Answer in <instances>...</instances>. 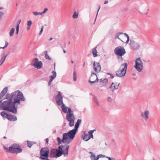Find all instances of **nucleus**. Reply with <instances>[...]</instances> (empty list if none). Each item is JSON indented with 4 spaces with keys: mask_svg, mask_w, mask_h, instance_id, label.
I'll return each instance as SVG.
<instances>
[{
    "mask_svg": "<svg viewBox=\"0 0 160 160\" xmlns=\"http://www.w3.org/2000/svg\"><path fill=\"white\" fill-rule=\"evenodd\" d=\"M52 39V38H51L49 39V41H51Z\"/></svg>",
    "mask_w": 160,
    "mask_h": 160,
    "instance_id": "obj_58",
    "label": "nucleus"
},
{
    "mask_svg": "<svg viewBox=\"0 0 160 160\" xmlns=\"http://www.w3.org/2000/svg\"><path fill=\"white\" fill-rule=\"evenodd\" d=\"M32 23V22L31 20L28 21V22H27V26H31Z\"/></svg>",
    "mask_w": 160,
    "mask_h": 160,
    "instance_id": "obj_40",
    "label": "nucleus"
},
{
    "mask_svg": "<svg viewBox=\"0 0 160 160\" xmlns=\"http://www.w3.org/2000/svg\"><path fill=\"white\" fill-rule=\"evenodd\" d=\"M1 115L2 116L4 119L7 118L8 115V114L5 113L4 111L2 112L1 113Z\"/></svg>",
    "mask_w": 160,
    "mask_h": 160,
    "instance_id": "obj_26",
    "label": "nucleus"
},
{
    "mask_svg": "<svg viewBox=\"0 0 160 160\" xmlns=\"http://www.w3.org/2000/svg\"><path fill=\"white\" fill-rule=\"evenodd\" d=\"M33 144L34 143L33 142L28 141H27V145L29 148H31Z\"/></svg>",
    "mask_w": 160,
    "mask_h": 160,
    "instance_id": "obj_34",
    "label": "nucleus"
},
{
    "mask_svg": "<svg viewBox=\"0 0 160 160\" xmlns=\"http://www.w3.org/2000/svg\"><path fill=\"white\" fill-rule=\"evenodd\" d=\"M5 98L7 100L2 103L1 110L7 111L15 114L17 113V108L15 106V105H19L20 101L25 100L22 93L19 90L12 92L11 94H7Z\"/></svg>",
    "mask_w": 160,
    "mask_h": 160,
    "instance_id": "obj_1",
    "label": "nucleus"
},
{
    "mask_svg": "<svg viewBox=\"0 0 160 160\" xmlns=\"http://www.w3.org/2000/svg\"><path fill=\"white\" fill-rule=\"evenodd\" d=\"M81 122V119H78L75 125L74 128L69 131L68 132L64 133L63 134L62 139V140L59 137H58L57 138V140L59 145L61 144L62 142L68 144H69L72 142L75 137Z\"/></svg>",
    "mask_w": 160,
    "mask_h": 160,
    "instance_id": "obj_3",
    "label": "nucleus"
},
{
    "mask_svg": "<svg viewBox=\"0 0 160 160\" xmlns=\"http://www.w3.org/2000/svg\"><path fill=\"white\" fill-rule=\"evenodd\" d=\"M3 148L6 152L8 153L9 152V148L8 149V148H6L5 146H3Z\"/></svg>",
    "mask_w": 160,
    "mask_h": 160,
    "instance_id": "obj_39",
    "label": "nucleus"
},
{
    "mask_svg": "<svg viewBox=\"0 0 160 160\" xmlns=\"http://www.w3.org/2000/svg\"><path fill=\"white\" fill-rule=\"evenodd\" d=\"M127 67V63H124L122 64L116 72V75L120 77L124 76L126 73Z\"/></svg>",
    "mask_w": 160,
    "mask_h": 160,
    "instance_id": "obj_6",
    "label": "nucleus"
},
{
    "mask_svg": "<svg viewBox=\"0 0 160 160\" xmlns=\"http://www.w3.org/2000/svg\"><path fill=\"white\" fill-rule=\"evenodd\" d=\"M97 47H94L92 50V53L93 54V56L94 57H96L98 56V55L97 54Z\"/></svg>",
    "mask_w": 160,
    "mask_h": 160,
    "instance_id": "obj_22",
    "label": "nucleus"
},
{
    "mask_svg": "<svg viewBox=\"0 0 160 160\" xmlns=\"http://www.w3.org/2000/svg\"><path fill=\"white\" fill-rule=\"evenodd\" d=\"M3 8L2 7H0V10L2 9Z\"/></svg>",
    "mask_w": 160,
    "mask_h": 160,
    "instance_id": "obj_61",
    "label": "nucleus"
},
{
    "mask_svg": "<svg viewBox=\"0 0 160 160\" xmlns=\"http://www.w3.org/2000/svg\"><path fill=\"white\" fill-rule=\"evenodd\" d=\"M19 145L14 144L9 147V152L12 153L18 154L22 152L21 148L18 147Z\"/></svg>",
    "mask_w": 160,
    "mask_h": 160,
    "instance_id": "obj_8",
    "label": "nucleus"
},
{
    "mask_svg": "<svg viewBox=\"0 0 160 160\" xmlns=\"http://www.w3.org/2000/svg\"><path fill=\"white\" fill-rule=\"evenodd\" d=\"M44 53L45 54V58L46 59L49 60H51L52 59V58L48 54V52L47 51H44Z\"/></svg>",
    "mask_w": 160,
    "mask_h": 160,
    "instance_id": "obj_27",
    "label": "nucleus"
},
{
    "mask_svg": "<svg viewBox=\"0 0 160 160\" xmlns=\"http://www.w3.org/2000/svg\"><path fill=\"white\" fill-rule=\"evenodd\" d=\"M56 101L59 105H61V108L63 112L65 113H67L66 116L67 120L69 122V124L70 127H72L74 125V121L75 119L73 112L70 108H68L63 104V97L60 91H58V94L55 97Z\"/></svg>",
    "mask_w": 160,
    "mask_h": 160,
    "instance_id": "obj_2",
    "label": "nucleus"
},
{
    "mask_svg": "<svg viewBox=\"0 0 160 160\" xmlns=\"http://www.w3.org/2000/svg\"><path fill=\"white\" fill-rule=\"evenodd\" d=\"M71 62L72 64H73L74 63V62L73 60H71Z\"/></svg>",
    "mask_w": 160,
    "mask_h": 160,
    "instance_id": "obj_56",
    "label": "nucleus"
},
{
    "mask_svg": "<svg viewBox=\"0 0 160 160\" xmlns=\"http://www.w3.org/2000/svg\"><path fill=\"white\" fill-rule=\"evenodd\" d=\"M113 100L114 99L113 98V97H111L109 96L107 98V101L109 103L112 102Z\"/></svg>",
    "mask_w": 160,
    "mask_h": 160,
    "instance_id": "obj_32",
    "label": "nucleus"
},
{
    "mask_svg": "<svg viewBox=\"0 0 160 160\" xmlns=\"http://www.w3.org/2000/svg\"><path fill=\"white\" fill-rule=\"evenodd\" d=\"M150 112L148 110H145L141 113V116L145 121H147L149 118Z\"/></svg>",
    "mask_w": 160,
    "mask_h": 160,
    "instance_id": "obj_13",
    "label": "nucleus"
},
{
    "mask_svg": "<svg viewBox=\"0 0 160 160\" xmlns=\"http://www.w3.org/2000/svg\"><path fill=\"white\" fill-rule=\"evenodd\" d=\"M31 64L34 66L35 68L38 69L41 68L42 66V62L38 60V59L37 58L34 59Z\"/></svg>",
    "mask_w": 160,
    "mask_h": 160,
    "instance_id": "obj_10",
    "label": "nucleus"
},
{
    "mask_svg": "<svg viewBox=\"0 0 160 160\" xmlns=\"http://www.w3.org/2000/svg\"><path fill=\"white\" fill-rule=\"evenodd\" d=\"M129 44L131 48L132 49L137 50L139 48L140 45L139 44L133 40H130Z\"/></svg>",
    "mask_w": 160,
    "mask_h": 160,
    "instance_id": "obj_12",
    "label": "nucleus"
},
{
    "mask_svg": "<svg viewBox=\"0 0 160 160\" xmlns=\"http://www.w3.org/2000/svg\"><path fill=\"white\" fill-rule=\"evenodd\" d=\"M8 43L7 41H6L5 45L4 47H2V48L4 49V48H6L8 46Z\"/></svg>",
    "mask_w": 160,
    "mask_h": 160,
    "instance_id": "obj_41",
    "label": "nucleus"
},
{
    "mask_svg": "<svg viewBox=\"0 0 160 160\" xmlns=\"http://www.w3.org/2000/svg\"><path fill=\"white\" fill-rule=\"evenodd\" d=\"M48 138H47L46 139V142H47V143H48Z\"/></svg>",
    "mask_w": 160,
    "mask_h": 160,
    "instance_id": "obj_51",
    "label": "nucleus"
},
{
    "mask_svg": "<svg viewBox=\"0 0 160 160\" xmlns=\"http://www.w3.org/2000/svg\"><path fill=\"white\" fill-rule=\"evenodd\" d=\"M90 153L91 154V158L92 160H96V158L95 154L92 152H90Z\"/></svg>",
    "mask_w": 160,
    "mask_h": 160,
    "instance_id": "obj_29",
    "label": "nucleus"
},
{
    "mask_svg": "<svg viewBox=\"0 0 160 160\" xmlns=\"http://www.w3.org/2000/svg\"><path fill=\"white\" fill-rule=\"evenodd\" d=\"M93 100L97 105L98 106H100V105L99 104V103L98 101V99L96 97H94L93 98Z\"/></svg>",
    "mask_w": 160,
    "mask_h": 160,
    "instance_id": "obj_35",
    "label": "nucleus"
},
{
    "mask_svg": "<svg viewBox=\"0 0 160 160\" xmlns=\"http://www.w3.org/2000/svg\"><path fill=\"white\" fill-rule=\"evenodd\" d=\"M32 13L35 16H38L39 15V13L38 12H32Z\"/></svg>",
    "mask_w": 160,
    "mask_h": 160,
    "instance_id": "obj_43",
    "label": "nucleus"
},
{
    "mask_svg": "<svg viewBox=\"0 0 160 160\" xmlns=\"http://www.w3.org/2000/svg\"><path fill=\"white\" fill-rule=\"evenodd\" d=\"M100 84L102 86L106 85L108 82V80L107 78H101L100 79Z\"/></svg>",
    "mask_w": 160,
    "mask_h": 160,
    "instance_id": "obj_17",
    "label": "nucleus"
},
{
    "mask_svg": "<svg viewBox=\"0 0 160 160\" xmlns=\"http://www.w3.org/2000/svg\"><path fill=\"white\" fill-rule=\"evenodd\" d=\"M55 66H56L55 63L54 62V70H55Z\"/></svg>",
    "mask_w": 160,
    "mask_h": 160,
    "instance_id": "obj_55",
    "label": "nucleus"
},
{
    "mask_svg": "<svg viewBox=\"0 0 160 160\" xmlns=\"http://www.w3.org/2000/svg\"><path fill=\"white\" fill-rule=\"evenodd\" d=\"M78 13L75 11L72 15V18L74 19H76L78 18Z\"/></svg>",
    "mask_w": 160,
    "mask_h": 160,
    "instance_id": "obj_31",
    "label": "nucleus"
},
{
    "mask_svg": "<svg viewBox=\"0 0 160 160\" xmlns=\"http://www.w3.org/2000/svg\"><path fill=\"white\" fill-rule=\"evenodd\" d=\"M73 81H76L77 79V74L75 71H74L73 73Z\"/></svg>",
    "mask_w": 160,
    "mask_h": 160,
    "instance_id": "obj_33",
    "label": "nucleus"
},
{
    "mask_svg": "<svg viewBox=\"0 0 160 160\" xmlns=\"http://www.w3.org/2000/svg\"><path fill=\"white\" fill-rule=\"evenodd\" d=\"M124 35L127 38V40L125 42L126 44H127L128 43L129 40V37L127 34L126 33H124Z\"/></svg>",
    "mask_w": 160,
    "mask_h": 160,
    "instance_id": "obj_37",
    "label": "nucleus"
},
{
    "mask_svg": "<svg viewBox=\"0 0 160 160\" xmlns=\"http://www.w3.org/2000/svg\"><path fill=\"white\" fill-rule=\"evenodd\" d=\"M52 73L53 74L50 77V79L53 80L56 76V72L55 70H53L52 71Z\"/></svg>",
    "mask_w": 160,
    "mask_h": 160,
    "instance_id": "obj_21",
    "label": "nucleus"
},
{
    "mask_svg": "<svg viewBox=\"0 0 160 160\" xmlns=\"http://www.w3.org/2000/svg\"><path fill=\"white\" fill-rule=\"evenodd\" d=\"M120 83H118L116 82H112L111 85L109 87V88L113 91V90L117 89L118 88Z\"/></svg>",
    "mask_w": 160,
    "mask_h": 160,
    "instance_id": "obj_15",
    "label": "nucleus"
},
{
    "mask_svg": "<svg viewBox=\"0 0 160 160\" xmlns=\"http://www.w3.org/2000/svg\"><path fill=\"white\" fill-rule=\"evenodd\" d=\"M69 148V145L59 146L58 147V149H57L56 157H59L62 154L64 155L65 157L67 156Z\"/></svg>",
    "mask_w": 160,
    "mask_h": 160,
    "instance_id": "obj_4",
    "label": "nucleus"
},
{
    "mask_svg": "<svg viewBox=\"0 0 160 160\" xmlns=\"http://www.w3.org/2000/svg\"><path fill=\"white\" fill-rule=\"evenodd\" d=\"M124 33H122V32H118L115 35V39H117V38L118 39H119L122 42H124L122 40L120 39V38H119V36L121 34H124Z\"/></svg>",
    "mask_w": 160,
    "mask_h": 160,
    "instance_id": "obj_24",
    "label": "nucleus"
},
{
    "mask_svg": "<svg viewBox=\"0 0 160 160\" xmlns=\"http://www.w3.org/2000/svg\"><path fill=\"white\" fill-rule=\"evenodd\" d=\"M57 149H53L50 152V156L51 158H55Z\"/></svg>",
    "mask_w": 160,
    "mask_h": 160,
    "instance_id": "obj_18",
    "label": "nucleus"
},
{
    "mask_svg": "<svg viewBox=\"0 0 160 160\" xmlns=\"http://www.w3.org/2000/svg\"><path fill=\"white\" fill-rule=\"evenodd\" d=\"M105 157V156L102 154L98 155L96 157V160H98V159L100 158H104Z\"/></svg>",
    "mask_w": 160,
    "mask_h": 160,
    "instance_id": "obj_38",
    "label": "nucleus"
},
{
    "mask_svg": "<svg viewBox=\"0 0 160 160\" xmlns=\"http://www.w3.org/2000/svg\"><path fill=\"white\" fill-rule=\"evenodd\" d=\"M85 65V62H84V63H83V67H84Z\"/></svg>",
    "mask_w": 160,
    "mask_h": 160,
    "instance_id": "obj_60",
    "label": "nucleus"
},
{
    "mask_svg": "<svg viewBox=\"0 0 160 160\" xmlns=\"http://www.w3.org/2000/svg\"><path fill=\"white\" fill-rule=\"evenodd\" d=\"M82 138L84 141H87L90 139V137H89L88 134L84 132L83 135L82 136Z\"/></svg>",
    "mask_w": 160,
    "mask_h": 160,
    "instance_id": "obj_19",
    "label": "nucleus"
},
{
    "mask_svg": "<svg viewBox=\"0 0 160 160\" xmlns=\"http://www.w3.org/2000/svg\"><path fill=\"white\" fill-rule=\"evenodd\" d=\"M130 0H128V1H130Z\"/></svg>",
    "mask_w": 160,
    "mask_h": 160,
    "instance_id": "obj_64",
    "label": "nucleus"
},
{
    "mask_svg": "<svg viewBox=\"0 0 160 160\" xmlns=\"http://www.w3.org/2000/svg\"><path fill=\"white\" fill-rule=\"evenodd\" d=\"M135 65L134 68L139 72H142L143 68V64L141 58H137L135 61Z\"/></svg>",
    "mask_w": 160,
    "mask_h": 160,
    "instance_id": "obj_9",
    "label": "nucleus"
},
{
    "mask_svg": "<svg viewBox=\"0 0 160 160\" xmlns=\"http://www.w3.org/2000/svg\"><path fill=\"white\" fill-rule=\"evenodd\" d=\"M4 13L2 12H0V18H1L3 15Z\"/></svg>",
    "mask_w": 160,
    "mask_h": 160,
    "instance_id": "obj_45",
    "label": "nucleus"
},
{
    "mask_svg": "<svg viewBox=\"0 0 160 160\" xmlns=\"http://www.w3.org/2000/svg\"><path fill=\"white\" fill-rule=\"evenodd\" d=\"M30 26H28V27L27 28V29L28 30H29L30 29Z\"/></svg>",
    "mask_w": 160,
    "mask_h": 160,
    "instance_id": "obj_52",
    "label": "nucleus"
},
{
    "mask_svg": "<svg viewBox=\"0 0 160 160\" xmlns=\"http://www.w3.org/2000/svg\"><path fill=\"white\" fill-rule=\"evenodd\" d=\"M15 30V29L14 28H12L11 29L9 33V35L10 37H12L13 35Z\"/></svg>",
    "mask_w": 160,
    "mask_h": 160,
    "instance_id": "obj_30",
    "label": "nucleus"
},
{
    "mask_svg": "<svg viewBox=\"0 0 160 160\" xmlns=\"http://www.w3.org/2000/svg\"><path fill=\"white\" fill-rule=\"evenodd\" d=\"M2 102V101H0V103H1ZM1 108H2V104L0 105V110H1Z\"/></svg>",
    "mask_w": 160,
    "mask_h": 160,
    "instance_id": "obj_54",
    "label": "nucleus"
},
{
    "mask_svg": "<svg viewBox=\"0 0 160 160\" xmlns=\"http://www.w3.org/2000/svg\"><path fill=\"white\" fill-rule=\"evenodd\" d=\"M4 54L1 55V58L0 61V66H1L5 60L7 55L4 56Z\"/></svg>",
    "mask_w": 160,
    "mask_h": 160,
    "instance_id": "obj_20",
    "label": "nucleus"
},
{
    "mask_svg": "<svg viewBox=\"0 0 160 160\" xmlns=\"http://www.w3.org/2000/svg\"><path fill=\"white\" fill-rule=\"evenodd\" d=\"M49 150L48 148H42L40 150V158L42 160H49L48 158Z\"/></svg>",
    "mask_w": 160,
    "mask_h": 160,
    "instance_id": "obj_7",
    "label": "nucleus"
},
{
    "mask_svg": "<svg viewBox=\"0 0 160 160\" xmlns=\"http://www.w3.org/2000/svg\"><path fill=\"white\" fill-rule=\"evenodd\" d=\"M42 12H38L39 15H42L43 14H44L43 13H42Z\"/></svg>",
    "mask_w": 160,
    "mask_h": 160,
    "instance_id": "obj_53",
    "label": "nucleus"
},
{
    "mask_svg": "<svg viewBox=\"0 0 160 160\" xmlns=\"http://www.w3.org/2000/svg\"><path fill=\"white\" fill-rule=\"evenodd\" d=\"M20 22H21V20H19L18 22V24L17 25L16 27V34H18V33L19 30V24H20Z\"/></svg>",
    "mask_w": 160,
    "mask_h": 160,
    "instance_id": "obj_28",
    "label": "nucleus"
},
{
    "mask_svg": "<svg viewBox=\"0 0 160 160\" xmlns=\"http://www.w3.org/2000/svg\"><path fill=\"white\" fill-rule=\"evenodd\" d=\"M106 158H108V160H113L114 159L113 158H111L109 157H106Z\"/></svg>",
    "mask_w": 160,
    "mask_h": 160,
    "instance_id": "obj_48",
    "label": "nucleus"
},
{
    "mask_svg": "<svg viewBox=\"0 0 160 160\" xmlns=\"http://www.w3.org/2000/svg\"><path fill=\"white\" fill-rule=\"evenodd\" d=\"M98 81V79L96 74L94 72L92 73L89 78V82L92 85L94 83L97 82Z\"/></svg>",
    "mask_w": 160,
    "mask_h": 160,
    "instance_id": "obj_11",
    "label": "nucleus"
},
{
    "mask_svg": "<svg viewBox=\"0 0 160 160\" xmlns=\"http://www.w3.org/2000/svg\"><path fill=\"white\" fill-rule=\"evenodd\" d=\"M8 90V88L7 87H5L2 91L0 94H2L3 96L6 93Z\"/></svg>",
    "mask_w": 160,
    "mask_h": 160,
    "instance_id": "obj_25",
    "label": "nucleus"
},
{
    "mask_svg": "<svg viewBox=\"0 0 160 160\" xmlns=\"http://www.w3.org/2000/svg\"><path fill=\"white\" fill-rule=\"evenodd\" d=\"M95 131H96V130L94 129L93 130H90L88 131V135H89V137H90V138H93V133Z\"/></svg>",
    "mask_w": 160,
    "mask_h": 160,
    "instance_id": "obj_23",
    "label": "nucleus"
},
{
    "mask_svg": "<svg viewBox=\"0 0 160 160\" xmlns=\"http://www.w3.org/2000/svg\"><path fill=\"white\" fill-rule=\"evenodd\" d=\"M4 139H6L7 138V137L5 136H4L3 138Z\"/></svg>",
    "mask_w": 160,
    "mask_h": 160,
    "instance_id": "obj_62",
    "label": "nucleus"
},
{
    "mask_svg": "<svg viewBox=\"0 0 160 160\" xmlns=\"http://www.w3.org/2000/svg\"><path fill=\"white\" fill-rule=\"evenodd\" d=\"M115 54L117 56V58L119 62L122 61L123 60L122 56L126 53L125 50L123 46L116 47L114 49Z\"/></svg>",
    "mask_w": 160,
    "mask_h": 160,
    "instance_id": "obj_5",
    "label": "nucleus"
},
{
    "mask_svg": "<svg viewBox=\"0 0 160 160\" xmlns=\"http://www.w3.org/2000/svg\"><path fill=\"white\" fill-rule=\"evenodd\" d=\"M52 81H53V80L50 79L48 83L49 86H50L51 84V83L52 82Z\"/></svg>",
    "mask_w": 160,
    "mask_h": 160,
    "instance_id": "obj_46",
    "label": "nucleus"
},
{
    "mask_svg": "<svg viewBox=\"0 0 160 160\" xmlns=\"http://www.w3.org/2000/svg\"><path fill=\"white\" fill-rule=\"evenodd\" d=\"M108 74L110 75V76H111V78H112V79L113 78H114V75H113L112 74H111L110 73H108Z\"/></svg>",
    "mask_w": 160,
    "mask_h": 160,
    "instance_id": "obj_47",
    "label": "nucleus"
},
{
    "mask_svg": "<svg viewBox=\"0 0 160 160\" xmlns=\"http://www.w3.org/2000/svg\"><path fill=\"white\" fill-rule=\"evenodd\" d=\"M108 0H106L105 1L104 4H107L108 3Z\"/></svg>",
    "mask_w": 160,
    "mask_h": 160,
    "instance_id": "obj_50",
    "label": "nucleus"
},
{
    "mask_svg": "<svg viewBox=\"0 0 160 160\" xmlns=\"http://www.w3.org/2000/svg\"><path fill=\"white\" fill-rule=\"evenodd\" d=\"M100 6H99V8H98V12H97V15H96V18H97V15H98V11H99V9H100Z\"/></svg>",
    "mask_w": 160,
    "mask_h": 160,
    "instance_id": "obj_49",
    "label": "nucleus"
},
{
    "mask_svg": "<svg viewBox=\"0 0 160 160\" xmlns=\"http://www.w3.org/2000/svg\"><path fill=\"white\" fill-rule=\"evenodd\" d=\"M63 52L64 53H65L66 52V51L64 50H63Z\"/></svg>",
    "mask_w": 160,
    "mask_h": 160,
    "instance_id": "obj_59",
    "label": "nucleus"
},
{
    "mask_svg": "<svg viewBox=\"0 0 160 160\" xmlns=\"http://www.w3.org/2000/svg\"><path fill=\"white\" fill-rule=\"evenodd\" d=\"M124 35L127 38V40L125 42L126 44H127L128 43L129 40V37L127 34L126 33H124Z\"/></svg>",
    "mask_w": 160,
    "mask_h": 160,
    "instance_id": "obj_36",
    "label": "nucleus"
},
{
    "mask_svg": "<svg viewBox=\"0 0 160 160\" xmlns=\"http://www.w3.org/2000/svg\"><path fill=\"white\" fill-rule=\"evenodd\" d=\"M43 28H44V27L43 26H42L41 28V30H40L39 33V35H40L42 34V33Z\"/></svg>",
    "mask_w": 160,
    "mask_h": 160,
    "instance_id": "obj_42",
    "label": "nucleus"
},
{
    "mask_svg": "<svg viewBox=\"0 0 160 160\" xmlns=\"http://www.w3.org/2000/svg\"><path fill=\"white\" fill-rule=\"evenodd\" d=\"M48 9L47 8H45L43 11L42 12V13H43V14H45L48 10Z\"/></svg>",
    "mask_w": 160,
    "mask_h": 160,
    "instance_id": "obj_44",
    "label": "nucleus"
},
{
    "mask_svg": "<svg viewBox=\"0 0 160 160\" xmlns=\"http://www.w3.org/2000/svg\"><path fill=\"white\" fill-rule=\"evenodd\" d=\"M1 48H2V47H0V49H1Z\"/></svg>",
    "mask_w": 160,
    "mask_h": 160,
    "instance_id": "obj_63",
    "label": "nucleus"
},
{
    "mask_svg": "<svg viewBox=\"0 0 160 160\" xmlns=\"http://www.w3.org/2000/svg\"><path fill=\"white\" fill-rule=\"evenodd\" d=\"M94 70L97 72H99L101 69V66L99 62H94L93 64Z\"/></svg>",
    "mask_w": 160,
    "mask_h": 160,
    "instance_id": "obj_14",
    "label": "nucleus"
},
{
    "mask_svg": "<svg viewBox=\"0 0 160 160\" xmlns=\"http://www.w3.org/2000/svg\"><path fill=\"white\" fill-rule=\"evenodd\" d=\"M3 97V96L2 95V94H1L0 93V99H1V98L2 97Z\"/></svg>",
    "mask_w": 160,
    "mask_h": 160,
    "instance_id": "obj_57",
    "label": "nucleus"
},
{
    "mask_svg": "<svg viewBox=\"0 0 160 160\" xmlns=\"http://www.w3.org/2000/svg\"><path fill=\"white\" fill-rule=\"evenodd\" d=\"M7 118L9 121H15L17 120L16 116L8 114Z\"/></svg>",
    "mask_w": 160,
    "mask_h": 160,
    "instance_id": "obj_16",
    "label": "nucleus"
}]
</instances>
